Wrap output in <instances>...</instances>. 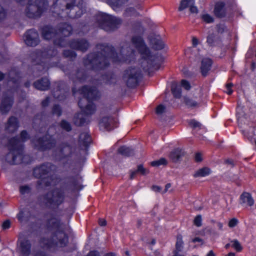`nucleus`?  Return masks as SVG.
<instances>
[{
    "label": "nucleus",
    "instance_id": "nucleus-12",
    "mask_svg": "<svg viewBox=\"0 0 256 256\" xmlns=\"http://www.w3.org/2000/svg\"><path fill=\"white\" fill-rule=\"evenodd\" d=\"M140 76V72L138 68H130L124 71L122 80L128 87L132 88L137 86Z\"/></svg>",
    "mask_w": 256,
    "mask_h": 256
},
{
    "label": "nucleus",
    "instance_id": "nucleus-64",
    "mask_svg": "<svg viewBox=\"0 0 256 256\" xmlns=\"http://www.w3.org/2000/svg\"><path fill=\"white\" fill-rule=\"evenodd\" d=\"M190 10L192 14H198V9L196 6H194V4H192L190 8Z\"/></svg>",
    "mask_w": 256,
    "mask_h": 256
},
{
    "label": "nucleus",
    "instance_id": "nucleus-6",
    "mask_svg": "<svg viewBox=\"0 0 256 256\" xmlns=\"http://www.w3.org/2000/svg\"><path fill=\"white\" fill-rule=\"evenodd\" d=\"M56 166L49 163H44L35 168L33 170L34 177L40 178L37 184L42 186H49L52 184L53 175L56 171Z\"/></svg>",
    "mask_w": 256,
    "mask_h": 256
},
{
    "label": "nucleus",
    "instance_id": "nucleus-33",
    "mask_svg": "<svg viewBox=\"0 0 256 256\" xmlns=\"http://www.w3.org/2000/svg\"><path fill=\"white\" fill-rule=\"evenodd\" d=\"M8 83L12 82L16 85L18 84L19 80V76L16 69H12L7 74Z\"/></svg>",
    "mask_w": 256,
    "mask_h": 256
},
{
    "label": "nucleus",
    "instance_id": "nucleus-61",
    "mask_svg": "<svg viewBox=\"0 0 256 256\" xmlns=\"http://www.w3.org/2000/svg\"><path fill=\"white\" fill-rule=\"evenodd\" d=\"M194 160L197 162H201L202 160V154L199 152L196 153L195 155Z\"/></svg>",
    "mask_w": 256,
    "mask_h": 256
},
{
    "label": "nucleus",
    "instance_id": "nucleus-7",
    "mask_svg": "<svg viewBox=\"0 0 256 256\" xmlns=\"http://www.w3.org/2000/svg\"><path fill=\"white\" fill-rule=\"evenodd\" d=\"M57 54L58 52L54 48L49 46L34 52L30 54V58L34 65H40L43 70H46L51 66L50 64V59Z\"/></svg>",
    "mask_w": 256,
    "mask_h": 256
},
{
    "label": "nucleus",
    "instance_id": "nucleus-39",
    "mask_svg": "<svg viewBox=\"0 0 256 256\" xmlns=\"http://www.w3.org/2000/svg\"><path fill=\"white\" fill-rule=\"evenodd\" d=\"M16 138L18 141V144L16 146V148H21L22 150L21 142H24L28 140L30 138V136L26 131L24 130L20 132V139L16 138Z\"/></svg>",
    "mask_w": 256,
    "mask_h": 256
},
{
    "label": "nucleus",
    "instance_id": "nucleus-4",
    "mask_svg": "<svg viewBox=\"0 0 256 256\" xmlns=\"http://www.w3.org/2000/svg\"><path fill=\"white\" fill-rule=\"evenodd\" d=\"M40 243L43 248L54 252L68 246V236L64 230H56L52 232L49 236L42 238Z\"/></svg>",
    "mask_w": 256,
    "mask_h": 256
},
{
    "label": "nucleus",
    "instance_id": "nucleus-52",
    "mask_svg": "<svg viewBox=\"0 0 256 256\" xmlns=\"http://www.w3.org/2000/svg\"><path fill=\"white\" fill-rule=\"evenodd\" d=\"M194 224L197 227H200L202 225V216L199 214L196 216L194 220Z\"/></svg>",
    "mask_w": 256,
    "mask_h": 256
},
{
    "label": "nucleus",
    "instance_id": "nucleus-47",
    "mask_svg": "<svg viewBox=\"0 0 256 256\" xmlns=\"http://www.w3.org/2000/svg\"><path fill=\"white\" fill-rule=\"evenodd\" d=\"M167 160L164 158H161L158 160L151 162V166H158L160 165H166Z\"/></svg>",
    "mask_w": 256,
    "mask_h": 256
},
{
    "label": "nucleus",
    "instance_id": "nucleus-21",
    "mask_svg": "<svg viewBox=\"0 0 256 256\" xmlns=\"http://www.w3.org/2000/svg\"><path fill=\"white\" fill-rule=\"evenodd\" d=\"M186 152L184 150L177 148L172 150L170 154V158L174 163L180 162L186 156Z\"/></svg>",
    "mask_w": 256,
    "mask_h": 256
},
{
    "label": "nucleus",
    "instance_id": "nucleus-10",
    "mask_svg": "<svg viewBox=\"0 0 256 256\" xmlns=\"http://www.w3.org/2000/svg\"><path fill=\"white\" fill-rule=\"evenodd\" d=\"M96 20L100 28L108 32L115 30L122 24V20L120 18L106 14L97 15Z\"/></svg>",
    "mask_w": 256,
    "mask_h": 256
},
{
    "label": "nucleus",
    "instance_id": "nucleus-14",
    "mask_svg": "<svg viewBox=\"0 0 256 256\" xmlns=\"http://www.w3.org/2000/svg\"><path fill=\"white\" fill-rule=\"evenodd\" d=\"M14 98L11 94H4L0 105V111L2 114H6L11 110L14 104Z\"/></svg>",
    "mask_w": 256,
    "mask_h": 256
},
{
    "label": "nucleus",
    "instance_id": "nucleus-15",
    "mask_svg": "<svg viewBox=\"0 0 256 256\" xmlns=\"http://www.w3.org/2000/svg\"><path fill=\"white\" fill-rule=\"evenodd\" d=\"M32 244L29 240L26 238H20L18 240V248L20 254L28 256L31 253Z\"/></svg>",
    "mask_w": 256,
    "mask_h": 256
},
{
    "label": "nucleus",
    "instance_id": "nucleus-48",
    "mask_svg": "<svg viewBox=\"0 0 256 256\" xmlns=\"http://www.w3.org/2000/svg\"><path fill=\"white\" fill-rule=\"evenodd\" d=\"M125 14L126 16H138V13L134 8L129 7L126 9Z\"/></svg>",
    "mask_w": 256,
    "mask_h": 256
},
{
    "label": "nucleus",
    "instance_id": "nucleus-23",
    "mask_svg": "<svg viewBox=\"0 0 256 256\" xmlns=\"http://www.w3.org/2000/svg\"><path fill=\"white\" fill-rule=\"evenodd\" d=\"M50 82L48 78H42L35 81L33 83V86L36 90L44 91L50 88Z\"/></svg>",
    "mask_w": 256,
    "mask_h": 256
},
{
    "label": "nucleus",
    "instance_id": "nucleus-18",
    "mask_svg": "<svg viewBox=\"0 0 256 256\" xmlns=\"http://www.w3.org/2000/svg\"><path fill=\"white\" fill-rule=\"evenodd\" d=\"M25 36V42L28 46H35L39 43V36L36 30H30L26 32Z\"/></svg>",
    "mask_w": 256,
    "mask_h": 256
},
{
    "label": "nucleus",
    "instance_id": "nucleus-37",
    "mask_svg": "<svg viewBox=\"0 0 256 256\" xmlns=\"http://www.w3.org/2000/svg\"><path fill=\"white\" fill-rule=\"evenodd\" d=\"M72 148L66 144H62L60 148V153L63 157L70 156L72 152Z\"/></svg>",
    "mask_w": 256,
    "mask_h": 256
},
{
    "label": "nucleus",
    "instance_id": "nucleus-17",
    "mask_svg": "<svg viewBox=\"0 0 256 256\" xmlns=\"http://www.w3.org/2000/svg\"><path fill=\"white\" fill-rule=\"evenodd\" d=\"M70 46L76 50L82 52L86 51L89 48V42L85 39H75L70 42Z\"/></svg>",
    "mask_w": 256,
    "mask_h": 256
},
{
    "label": "nucleus",
    "instance_id": "nucleus-42",
    "mask_svg": "<svg viewBox=\"0 0 256 256\" xmlns=\"http://www.w3.org/2000/svg\"><path fill=\"white\" fill-rule=\"evenodd\" d=\"M171 90L176 98H179L181 97V88L176 83H172V84Z\"/></svg>",
    "mask_w": 256,
    "mask_h": 256
},
{
    "label": "nucleus",
    "instance_id": "nucleus-8",
    "mask_svg": "<svg viewBox=\"0 0 256 256\" xmlns=\"http://www.w3.org/2000/svg\"><path fill=\"white\" fill-rule=\"evenodd\" d=\"M64 195L62 190L54 189L38 198V202L42 206L50 207L60 204L64 200Z\"/></svg>",
    "mask_w": 256,
    "mask_h": 256
},
{
    "label": "nucleus",
    "instance_id": "nucleus-19",
    "mask_svg": "<svg viewBox=\"0 0 256 256\" xmlns=\"http://www.w3.org/2000/svg\"><path fill=\"white\" fill-rule=\"evenodd\" d=\"M68 92V89L64 84L60 82L57 84L56 87L54 88L52 94L54 98L59 100H62L66 98Z\"/></svg>",
    "mask_w": 256,
    "mask_h": 256
},
{
    "label": "nucleus",
    "instance_id": "nucleus-24",
    "mask_svg": "<svg viewBox=\"0 0 256 256\" xmlns=\"http://www.w3.org/2000/svg\"><path fill=\"white\" fill-rule=\"evenodd\" d=\"M18 126V118L14 116H10L7 122L5 129L7 132L14 133L17 130Z\"/></svg>",
    "mask_w": 256,
    "mask_h": 256
},
{
    "label": "nucleus",
    "instance_id": "nucleus-56",
    "mask_svg": "<svg viewBox=\"0 0 256 256\" xmlns=\"http://www.w3.org/2000/svg\"><path fill=\"white\" fill-rule=\"evenodd\" d=\"M238 220L235 218L230 219L228 223V226L230 228H232L236 226L238 224Z\"/></svg>",
    "mask_w": 256,
    "mask_h": 256
},
{
    "label": "nucleus",
    "instance_id": "nucleus-60",
    "mask_svg": "<svg viewBox=\"0 0 256 256\" xmlns=\"http://www.w3.org/2000/svg\"><path fill=\"white\" fill-rule=\"evenodd\" d=\"M17 217L20 221L22 222L24 217V210H20L18 214Z\"/></svg>",
    "mask_w": 256,
    "mask_h": 256
},
{
    "label": "nucleus",
    "instance_id": "nucleus-41",
    "mask_svg": "<svg viewBox=\"0 0 256 256\" xmlns=\"http://www.w3.org/2000/svg\"><path fill=\"white\" fill-rule=\"evenodd\" d=\"M218 40V38L214 32H208L206 38V42L210 46H214Z\"/></svg>",
    "mask_w": 256,
    "mask_h": 256
},
{
    "label": "nucleus",
    "instance_id": "nucleus-9",
    "mask_svg": "<svg viewBox=\"0 0 256 256\" xmlns=\"http://www.w3.org/2000/svg\"><path fill=\"white\" fill-rule=\"evenodd\" d=\"M18 142V141L16 138H11L9 140V144L12 146V150L6 155V160L10 164L28 163L30 161V158L28 155H24L22 150L16 148Z\"/></svg>",
    "mask_w": 256,
    "mask_h": 256
},
{
    "label": "nucleus",
    "instance_id": "nucleus-26",
    "mask_svg": "<svg viewBox=\"0 0 256 256\" xmlns=\"http://www.w3.org/2000/svg\"><path fill=\"white\" fill-rule=\"evenodd\" d=\"M212 60L209 58H204L202 60L200 67V72L204 76L208 75L211 68Z\"/></svg>",
    "mask_w": 256,
    "mask_h": 256
},
{
    "label": "nucleus",
    "instance_id": "nucleus-38",
    "mask_svg": "<svg viewBox=\"0 0 256 256\" xmlns=\"http://www.w3.org/2000/svg\"><path fill=\"white\" fill-rule=\"evenodd\" d=\"M118 152L124 156H130L134 154V150L125 146H122L118 148Z\"/></svg>",
    "mask_w": 256,
    "mask_h": 256
},
{
    "label": "nucleus",
    "instance_id": "nucleus-13",
    "mask_svg": "<svg viewBox=\"0 0 256 256\" xmlns=\"http://www.w3.org/2000/svg\"><path fill=\"white\" fill-rule=\"evenodd\" d=\"M32 142L36 148L44 151L54 147L56 141L51 136L46 134L42 137L35 138L32 140Z\"/></svg>",
    "mask_w": 256,
    "mask_h": 256
},
{
    "label": "nucleus",
    "instance_id": "nucleus-46",
    "mask_svg": "<svg viewBox=\"0 0 256 256\" xmlns=\"http://www.w3.org/2000/svg\"><path fill=\"white\" fill-rule=\"evenodd\" d=\"M60 127L63 130H64L67 132H70L72 130V126H71L70 124L66 120H62L60 122Z\"/></svg>",
    "mask_w": 256,
    "mask_h": 256
},
{
    "label": "nucleus",
    "instance_id": "nucleus-58",
    "mask_svg": "<svg viewBox=\"0 0 256 256\" xmlns=\"http://www.w3.org/2000/svg\"><path fill=\"white\" fill-rule=\"evenodd\" d=\"M181 85L182 87H184L186 90H190V88H191L190 85V83L188 82L187 80H182Z\"/></svg>",
    "mask_w": 256,
    "mask_h": 256
},
{
    "label": "nucleus",
    "instance_id": "nucleus-59",
    "mask_svg": "<svg viewBox=\"0 0 256 256\" xmlns=\"http://www.w3.org/2000/svg\"><path fill=\"white\" fill-rule=\"evenodd\" d=\"M217 31L218 33H223L225 30L226 26L224 24H218L216 26Z\"/></svg>",
    "mask_w": 256,
    "mask_h": 256
},
{
    "label": "nucleus",
    "instance_id": "nucleus-32",
    "mask_svg": "<svg viewBox=\"0 0 256 256\" xmlns=\"http://www.w3.org/2000/svg\"><path fill=\"white\" fill-rule=\"evenodd\" d=\"M224 6V4L222 2H218L216 4L214 12L216 16L222 18L225 16L226 12Z\"/></svg>",
    "mask_w": 256,
    "mask_h": 256
},
{
    "label": "nucleus",
    "instance_id": "nucleus-50",
    "mask_svg": "<svg viewBox=\"0 0 256 256\" xmlns=\"http://www.w3.org/2000/svg\"><path fill=\"white\" fill-rule=\"evenodd\" d=\"M6 10L1 4H0V22L6 19Z\"/></svg>",
    "mask_w": 256,
    "mask_h": 256
},
{
    "label": "nucleus",
    "instance_id": "nucleus-62",
    "mask_svg": "<svg viewBox=\"0 0 256 256\" xmlns=\"http://www.w3.org/2000/svg\"><path fill=\"white\" fill-rule=\"evenodd\" d=\"M86 256H100V254L98 250H92Z\"/></svg>",
    "mask_w": 256,
    "mask_h": 256
},
{
    "label": "nucleus",
    "instance_id": "nucleus-55",
    "mask_svg": "<svg viewBox=\"0 0 256 256\" xmlns=\"http://www.w3.org/2000/svg\"><path fill=\"white\" fill-rule=\"evenodd\" d=\"M31 188L28 186H22L20 188V191L22 194H28L30 192Z\"/></svg>",
    "mask_w": 256,
    "mask_h": 256
},
{
    "label": "nucleus",
    "instance_id": "nucleus-49",
    "mask_svg": "<svg viewBox=\"0 0 256 256\" xmlns=\"http://www.w3.org/2000/svg\"><path fill=\"white\" fill-rule=\"evenodd\" d=\"M52 112L53 114L60 116L62 114V108L58 105H54L52 108Z\"/></svg>",
    "mask_w": 256,
    "mask_h": 256
},
{
    "label": "nucleus",
    "instance_id": "nucleus-20",
    "mask_svg": "<svg viewBox=\"0 0 256 256\" xmlns=\"http://www.w3.org/2000/svg\"><path fill=\"white\" fill-rule=\"evenodd\" d=\"M47 229L50 234L56 230H64V226L60 222L58 219L56 218L52 217L48 220L46 224Z\"/></svg>",
    "mask_w": 256,
    "mask_h": 256
},
{
    "label": "nucleus",
    "instance_id": "nucleus-25",
    "mask_svg": "<svg viewBox=\"0 0 256 256\" xmlns=\"http://www.w3.org/2000/svg\"><path fill=\"white\" fill-rule=\"evenodd\" d=\"M184 248V242L182 240V236L181 234H178L176 236V241L175 245V248L174 250L172 256H184L180 254L182 252Z\"/></svg>",
    "mask_w": 256,
    "mask_h": 256
},
{
    "label": "nucleus",
    "instance_id": "nucleus-27",
    "mask_svg": "<svg viewBox=\"0 0 256 256\" xmlns=\"http://www.w3.org/2000/svg\"><path fill=\"white\" fill-rule=\"evenodd\" d=\"M58 34L55 28L46 26L42 29V36L46 40H50L54 38Z\"/></svg>",
    "mask_w": 256,
    "mask_h": 256
},
{
    "label": "nucleus",
    "instance_id": "nucleus-3",
    "mask_svg": "<svg viewBox=\"0 0 256 256\" xmlns=\"http://www.w3.org/2000/svg\"><path fill=\"white\" fill-rule=\"evenodd\" d=\"M80 2L81 0H56L52 7V12L58 16L64 12L72 18L80 17L82 14Z\"/></svg>",
    "mask_w": 256,
    "mask_h": 256
},
{
    "label": "nucleus",
    "instance_id": "nucleus-53",
    "mask_svg": "<svg viewBox=\"0 0 256 256\" xmlns=\"http://www.w3.org/2000/svg\"><path fill=\"white\" fill-rule=\"evenodd\" d=\"M190 126L193 128H200L202 124L194 120H190L189 122Z\"/></svg>",
    "mask_w": 256,
    "mask_h": 256
},
{
    "label": "nucleus",
    "instance_id": "nucleus-22",
    "mask_svg": "<svg viewBox=\"0 0 256 256\" xmlns=\"http://www.w3.org/2000/svg\"><path fill=\"white\" fill-rule=\"evenodd\" d=\"M240 202L243 206L251 207L254 204V200L250 193L244 192L240 196Z\"/></svg>",
    "mask_w": 256,
    "mask_h": 256
},
{
    "label": "nucleus",
    "instance_id": "nucleus-2",
    "mask_svg": "<svg viewBox=\"0 0 256 256\" xmlns=\"http://www.w3.org/2000/svg\"><path fill=\"white\" fill-rule=\"evenodd\" d=\"M131 42L142 56L140 64L144 70L150 72L160 68V64L157 62L158 57L152 54L141 36H134Z\"/></svg>",
    "mask_w": 256,
    "mask_h": 256
},
{
    "label": "nucleus",
    "instance_id": "nucleus-57",
    "mask_svg": "<svg viewBox=\"0 0 256 256\" xmlns=\"http://www.w3.org/2000/svg\"><path fill=\"white\" fill-rule=\"evenodd\" d=\"M166 108L162 104H160L156 108V113L158 114H161L165 112Z\"/></svg>",
    "mask_w": 256,
    "mask_h": 256
},
{
    "label": "nucleus",
    "instance_id": "nucleus-63",
    "mask_svg": "<svg viewBox=\"0 0 256 256\" xmlns=\"http://www.w3.org/2000/svg\"><path fill=\"white\" fill-rule=\"evenodd\" d=\"M10 220H6L4 221L2 225L3 229H7L10 227Z\"/></svg>",
    "mask_w": 256,
    "mask_h": 256
},
{
    "label": "nucleus",
    "instance_id": "nucleus-45",
    "mask_svg": "<svg viewBox=\"0 0 256 256\" xmlns=\"http://www.w3.org/2000/svg\"><path fill=\"white\" fill-rule=\"evenodd\" d=\"M63 55L66 58H68L73 60L76 56V54L71 50H64L63 52Z\"/></svg>",
    "mask_w": 256,
    "mask_h": 256
},
{
    "label": "nucleus",
    "instance_id": "nucleus-36",
    "mask_svg": "<svg viewBox=\"0 0 256 256\" xmlns=\"http://www.w3.org/2000/svg\"><path fill=\"white\" fill-rule=\"evenodd\" d=\"M87 74L83 70H78L74 76H71L70 78L74 80H78L80 82H83L86 80Z\"/></svg>",
    "mask_w": 256,
    "mask_h": 256
},
{
    "label": "nucleus",
    "instance_id": "nucleus-28",
    "mask_svg": "<svg viewBox=\"0 0 256 256\" xmlns=\"http://www.w3.org/2000/svg\"><path fill=\"white\" fill-rule=\"evenodd\" d=\"M148 38L150 43L155 50H160L164 48V44L158 36H151Z\"/></svg>",
    "mask_w": 256,
    "mask_h": 256
},
{
    "label": "nucleus",
    "instance_id": "nucleus-54",
    "mask_svg": "<svg viewBox=\"0 0 256 256\" xmlns=\"http://www.w3.org/2000/svg\"><path fill=\"white\" fill-rule=\"evenodd\" d=\"M202 20L206 23H212L214 22L213 18L208 14H204L202 16Z\"/></svg>",
    "mask_w": 256,
    "mask_h": 256
},
{
    "label": "nucleus",
    "instance_id": "nucleus-43",
    "mask_svg": "<svg viewBox=\"0 0 256 256\" xmlns=\"http://www.w3.org/2000/svg\"><path fill=\"white\" fill-rule=\"evenodd\" d=\"M194 4V0H182L180 6L178 7V10L182 11L188 7H190L192 4Z\"/></svg>",
    "mask_w": 256,
    "mask_h": 256
},
{
    "label": "nucleus",
    "instance_id": "nucleus-44",
    "mask_svg": "<svg viewBox=\"0 0 256 256\" xmlns=\"http://www.w3.org/2000/svg\"><path fill=\"white\" fill-rule=\"evenodd\" d=\"M184 102L188 107L194 108L198 106V104L197 102L192 100L188 97H184Z\"/></svg>",
    "mask_w": 256,
    "mask_h": 256
},
{
    "label": "nucleus",
    "instance_id": "nucleus-1",
    "mask_svg": "<svg viewBox=\"0 0 256 256\" xmlns=\"http://www.w3.org/2000/svg\"><path fill=\"white\" fill-rule=\"evenodd\" d=\"M98 52L89 54L83 60L86 68L95 70H101L109 65L110 58L114 62H130L134 58L136 51L131 44L124 42L120 45L119 53L114 52L112 46L99 44L96 46Z\"/></svg>",
    "mask_w": 256,
    "mask_h": 256
},
{
    "label": "nucleus",
    "instance_id": "nucleus-35",
    "mask_svg": "<svg viewBox=\"0 0 256 256\" xmlns=\"http://www.w3.org/2000/svg\"><path fill=\"white\" fill-rule=\"evenodd\" d=\"M128 0H106V3L114 10L121 8Z\"/></svg>",
    "mask_w": 256,
    "mask_h": 256
},
{
    "label": "nucleus",
    "instance_id": "nucleus-31",
    "mask_svg": "<svg viewBox=\"0 0 256 256\" xmlns=\"http://www.w3.org/2000/svg\"><path fill=\"white\" fill-rule=\"evenodd\" d=\"M92 139L90 134L87 132H82L79 136V144L84 148L88 147L91 142Z\"/></svg>",
    "mask_w": 256,
    "mask_h": 256
},
{
    "label": "nucleus",
    "instance_id": "nucleus-11",
    "mask_svg": "<svg viewBox=\"0 0 256 256\" xmlns=\"http://www.w3.org/2000/svg\"><path fill=\"white\" fill-rule=\"evenodd\" d=\"M48 6L47 0H30L26 3L24 12L28 18H36L40 17Z\"/></svg>",
    "mask_w": 256,
    "mask_h": 256
},
{
    "label": "nucleus",
    "instance_id": "nucleus-30",
    "mask_svg": "<svg viewBox=\"0 0 256 256\" xmlns=\"http://www.w3.org/2000/svg\"><path fill=\"white\" fill-rule=\"evenodd\" d=\"M150 171L148 169L144 168L142 164H138L137 166V168L134 170H131L130 172V179L134 178L137 174H140L142 176H145L149 174Z\"/></svg>",
    "mask_w": 256,
    "mask_h": 256
},
{
    "label": "nucleus",
    "instance_id": "nucleus-5",
    "mask_svg": "<svg viewBox=\"0 0 256 256\" xmlns=\"http://www.w3.org/2000/svg\"><path fill=\"white\" fill-rule=\"evenodd\" d=\"M81 93L84 94V98L80 100L78 106L83 112L86 116L94 114L96 106L90 102L98 97V92L95 87L84 86L81 90Z\"/></svg>",
    "mask_w": 256,
    "mask_h": 256
},
{
    "label": "nucleus",
    "instance_id": "nucleus-40",
    "mask_svg": "<svg viewBox=\"0 0 256 256\" xmlns=\"http://www.w3.org/2000/svg\"><path fill=\"white\" fill-rule=\"evenodd\" d=\"M210 168L207 167H204L196 171L194 174V176L195 178L206 176L210 174Z\"/></svg>",
    "mask_w": 256,
    "mask_h": 256
},
{
    "label": "nucleus",
    "instance_id": "nucleus-34",
    "mask_svg": "<svg viewBox=\"0 0 256 256\" xmlns=\"http://www.w3.org/2000/svg\"><path fill=\"white\" fill-rule=\"evenodd\" d=\"M58 30L60 33H61L65 36H67L72 34V28L70 25L66 23H64L59 25Z\"/></svg>",
    "mask_w": 256,
    "mask_h": 256
},
{
    "label": "nucleus",
    "instance_id": "nucleus-16",
    "mask_svg": "<svg viewBox=\"0 0 256 256\" xmlns=\"http://www.w3.org/2000/svg\"><path fill=\"white\" fill-rule=\"evenodd\" d=\"M99 126L102 130L110 131L116 127V120L111 116H104L100 120Z\"/></svg>",
    "mask_w": 256,
    "mask_h": 256
},
{
    "label": "nucleus",
    "instance_id": "nucleus-51",
    "mask_svg": "<svg viewBox=\"0 0 256 256\" xmlns=\"http://www.w3.org/2000/svg\"><path fill=\"white\" fill-rule=\"evenodd\" d=\"M231 242L232 243V246L234 248L236 251L240 252L242 250V247L238 240H234Z\"/></svg>",
    "mask_w": 256,
    "mask_h": 256
},
{
    "label": "nucleus",
    "instance_id": "nucleus-29",
    "mask_svg": "<svg viewBox=\"0 0 256 256\" xmlns=\"http://www.w3.org/2000/svg\"><path fill=\"white\" fill-rule=\"evenodd\" d=\"M88 118L83 113L76 114L74 118V123L76 126H82L89 122Z\"/></svg>",
    "mask_w": 256,
    "mask_h": 256
}]
</instances>
